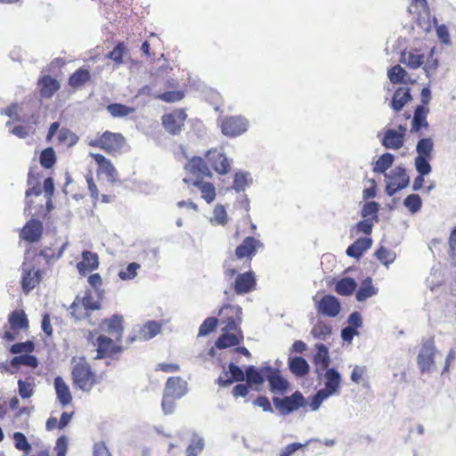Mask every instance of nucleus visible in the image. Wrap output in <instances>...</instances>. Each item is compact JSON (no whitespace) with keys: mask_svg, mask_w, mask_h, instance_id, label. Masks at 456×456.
<instances>
[{"mask_svg":"<svg viewBox=\"0 0 456 456\" xmlns=\"http://www.w3.org/2000/svg\"><path fill=\"white\" fill-rule=\"evenodd\" d=\"M288 363L289 370L297 377H305L309 373V364L301 356L290 357Z\"/></svg>","mask_w":456,"mask_h":456,"instance_id":"obj_35","label":"nucleus"},{"mask_svg":"<svg viewBox=\"0 0 456 456\" xmlns=\"http://www.w3.org/2000/svg\"><path fill=\"white\" fill-rule=\"evenodd\" d=\"M249 126L248 120L241 116H226L220 120V129L227 137H237L244 134Z\"/></svg>","mask_w":456,"mask_h":456,"instance_id":"obj_9","label":"nucleus"},{"mask_svg":"<svg viewBox=\"0 0 456 456\" xmlns=\"http://www.w3.org/2000/svg\"><path fill=\"white\" fill-rule=\"evenodd\" d=\"M434 142L431 138H422L416 145L418 156L415 158V167L418 173L428 175L432 168L429 160L432 158Z\"/></svg>","mask_w":456,"mask_h":456,"instance_id":"obj_8","label":"nucleus"},{"mask_svg":"<svg viewBox=\"0 0 456 456\" xmlns=\"http://www.w3.org/2000/svg\"><path fill=\"white\" fill-rule=\"evenodd\" d=\"M199 189L201 193V198L208 203H212L216 196V188L214 184L210 182H207L205 180L199 182L197 183L192 184Z\"/></svg>","mask_w":456,"mask_h":456,"instance_id":"obj_40","label":"nucleus"},{"mask_svg":"<svg viewBox=\"0 0 456 456\" xmlns=\"http://www.w3.org/2000/svg\"><path fill=\"white\" fill-rule=\"evenodd\" d=\"M12 368L19 369L20 365L28 366L31 368H37L38 366V361L36 356L30 354H24L21 355L14 356L11 360Z\"/></svg>","mask_w":456,"mask_h":456,"instance_id":"obj_44","label":"nucleus"},{"mask_svg":"<svg viewBox=\"0 0 456 456\" xmlns=\"http://www.w3.org/2000/svg\"><path fill=\"white\" fill-rule=\"evenodd\" d=\"M184 97V92L182 90L176 91H167L162 94H159L156 96L157 99H159L165 102L173 103L181 101Z\"/></svg>","mask_w":456,"mask_h":456,"instance_id":"obj_59","label":"nucleus"},{"mask_svg":"<svg viewBox=\"0 0 456 456\" xmlns=\"http://www.w3.org/2000/svg\"><path fill=\"white\" fill-rule=\"evenodd\" d=\"M185 381L180 377H170L166 383V390L172 396L181 397L184 394Z\"/></svg>","mask_w":456,"mask_h":456,"instance_id":"obj_39","label":"nucleus"},{"mask_svg":"<svg viewBox=\"0 0 456 456\" xmlns=\"http://www.w3.org/2000/svg\"><path fill=\"white\" fill-rule=\"evenodd\" d=\"M218 315L224 327L223 333L216 340V346L218 349H225L239 346L244 339L240 329L242 308L238 305L225 304L220 308Z\"/></svg>","mask_w":456,"mask_h":456,"instance_id":"obj_1","label":"nucleus"},{"mask_svg":"<svg viewBox=\"0 0 456 456\" xmlns=\"http://www.w3.org/2000/svg\"><path fill=\"white\" fill-rule=\"evenodd\" d=\"M204 440L198 435H193L186 449V456H198L204 448Z\"/></svg>","mask_w":456,"mask_h":456,"instance_id":"obj_51","label":"nucleus"},{"mask_svg":"<svg viewBox=\"0 0 456 456\" xmlns=\"http://www.w3.org/2000/svg\"><path fill=\"white\" fill-rule=\"evenodd\" d=\"M99 266V257L96 253L85 250L82 253V260L77 264V268L80 274L86 275L97 269Z\"/></svg>","mask_w":456,"mask_h":456,"instance_id":"obj_25","label":"nucleus"},{"mask_svg":"<svg viewBox=\"0 0 456 456\" xmlns=\"http://www.w3.org/2000/svg\"><path fill=\"white\" fill-rule=\"evenodd\" d=\"M256 279L253 271L238 273L232 283V289L237 295H245L256 289Z\"/></svg>","mask_w":456,"mask_h":456,"instance_id":"obj_19","label":"nucleus"},{"mask_svg":"<svg viewBox=\"0 0 456 456\" xmlns=\"http://www.w3.org/2000/svg\"><path fill=\"white\" fill-rule=\"evenodd\" d=\"M406 127L400 125L398 130L387 129L384 132L381 143L387 149L399 150L405 141Z\"/></svg>","mask_w":456,"mask_h":456,"instance_id":"obj_20","label":"nucleus"},{"mask_svg":"<svg viewBox=\"0 0 456 456\" xmlns=\"http://www.w3.org/2000/svg\"><path fill=\"white\" fill-rule=\"evenodd\" d=\"M89 156L97 165V175L103 174L110 181L116 180L118 173L112 162L109 159L100 153H90Z\"/></svg>","mask_w":456,"mask_h":456,"instance_id":"obj_22","label":"nucleus"},{"mask_svg":"<svg viewBox=\"0 0 456 456\" xmlns=\"http://www.w3.org/2000/svg\"><path fill=\"white\" fill-rule=\"evenodd\" d=\"M29 328V321L22 309H16L8 315V325L4 327L0 338L11 342L17 338L21 330L27 331Z\"/></svg>","mask_w":456,"mask_h":456,"instance_id":"obj_6","label":"nucleus"},{"mask_svg":"<svg viewBox=\"0 0 456 456\" xmlns=\"http://www.w3.org/2000/svg\"><path fill=\"white\" fill-rule=\"evenodd\" d=\"M44 191L45 196L46 198L45 202V209L43 212L44 207L40 206V209L36 211L33 216H46L53 209V200L52 198L54 192V183L53 179L52 177H48L44 181Z\"/></svg>","mask_w":456,"mask_h":456,"instance_id":"obj_33","label":"nucleus"},{"mask_svg":"<svg viewBox=\"0 0 456 456\" xmlns=\"http://www.w3.org/2000/svg\"><path fill=\"white\" fill-rule=\"evenodd\" d=\"M437 350L435 337L423 338L417 356V363L421 373L431 372L435 370V356Z\"/></svg>","mask_w":456,"mask_h":456,"instance_id":"obj_7","label":"nucleus"},{"mask_svg":"<svg viewBox=\"0 0 456 456\" xmlns=\"http://www.w3.org/2000/svg\"><path fill=\"white\" fill-rule=\"evenodd\" d=\"M218 319L216 317L206 318L199 328V336H207L214 331L217 326Z\"/></svg>","mask_w":456,"mask_h":456,"instance_id":"obj_61","label":"nucleus"},{"mask_svg":"<svg viewBox=\"0 0 456 456\" xmlns=\"http://www.w3.org/2000/svg\"><path fill=\"white\" fill-rule=\"evenodd\" d=\"M387 178L388 181L386 190L389 196H393L398 191L406 188L410 182V178L406 173L405 168L402 167H395L393 170H391Z\"/></svg>","mask_w":456,"mask_h":456,"instance_id":"obj_15","label":"nucleus"},{"mask_svg":"<svg viewBox=\"0 0 456 456\" xmlns=\"http://www.w3.org/2000/svg\"><path fill=\"white\" fill-rule=\"evenodd\" d=\"M340 304L332 295L324 296L319 302L318 311L330 317L337 316L340 312Z\"/></svg>","mask_w":456,"mask_h":456,"instance_id":"obj_27","label":"nucleus"},{"mask_svg":"<svg viewBox=\"0 0 456 456\" xmlns=\"http://www.w3.org/2000/svg\"><path fill=\"white\" fill-rule=\"evenodd\" d=\"M43 232V223L37 218H31L20 229L19 236L20 239L25 242L36 243L41 240Z\"/></svg>","mask_w":456,"mask_h":456,"instance_id":"obj_17","label":"nucleus"},{"mask_svg":"<svg viewBox=\"0 0 456 456\" xmlns=\"http://www.w3.org/2000/svg\"><path fill=\"white\" fill-rule=\"evenodd\" d=\"M356 289V282L354 279L346 277L339 280L335 287V290L338 295L349 296L354 293Z\"/></svg>","mask_w":456,"mask_h":456,"instance_id":"obj_42","label":"nucleus"},{"mask_svg":"<svg viewBox=\"0 0 456 456\" xmlns=\"http://www.w3.org/2000/svg\"><path fill=\"white\" fill-rule=\"evenodd\" d=\"M262 248H264V244L259 240L253 236H248L236 247L235 257L239 260L245 259L247 265L249 266L257 250Z\"/></svg>","mask_w":456,"mask_h":456,"instance_id":"obj_13","label":"nucleus"},{"mask_svg":"<svg viewBox=\"0 0 456 456\" xmlns=\"http://www.w3.org/2000/svg\"><path fill=\"white\" fill-rule=\"evenodd\" d=\"M316 350L314 357V363L322 370H327L330 362L328 347L323 344H319L316 345Z\"/></svg>","mask_w":456,"mask_h":456,"instance_id":"obj_41","label":"nucleus"},{"mask_svg":"<svg viewBox=\"0 0 456 456\" xmlns=\"http://www.w3.org/2000/svg\"><path fill=\"white\" fill-rule=\"evenodd\" d=\"M101 309V304L94 299L90 291H86L83 297H76L70 306V314L77 321L87 319L94 325L95 322L91 319V314L95 310Z\"/></svg>","mask_w":456,"mask_h":456,"instance_id":"obj_3","label":"nucleus"},{"mask_svg":"<svg viewBox=\"0 0 456 456\" xmlns=\"http://www.w3.org/2000/svg\"><path fill=\"white\" fill-rule=\"evenodd\" d=\"M39 94L42 98L49 99L60 89L57 79L49 75L41 77L38 80Z\"/></svg>","mask_w":456,"mask_h":456,"instance_id":"obj_26","label":"nucleus"},{"mask_svg":"<svg viewBox=\"0 0 456 456\" xmlns=\"http://www.w3.org/2000/svg\"><path fill=\"white\" fill-rule=\"evenodd\" d=\"M161 325L155 321H150L141 329L139 335L128 338V342L133 343L136 339L148 340L160 332Z\"/></svg>","mask_w":456,"mask_h":456,"instance_id":"obj_31","label":"nucleus"},{"mask_svg":"<svg viewBox=\"0 0 456 456\" xmlns=\"http://www.w3.org/2000/svg\"><path fill=\"white\" fill-rule=\"evenodd\" d=\"M18 392L22 399L30 398L35 392V382L33 379L28 378L26 380H18Z\"/></svg>","mask_w":456,"mask_h":456,"instance_id":"obj_45","label":"nucleus"},{"mask_svg":"<svg viewBox=\"0 0 456 456\" xmlns=\"http://www.w3.org/2000/svg\"><path fill=\"white\" fill-rule=\"evenodd\" d=\"M28 184L31 185L27 191H26V198L28 199L30 196H39L42 193V189L40 186V183L38 182L37 178L34 175L32 170L30 169L28 175Z\"/></svg>","mask_w":456,"mask_h":456,"instance_id":"obj_52","label":"nucleus"},{"mask_svg":"<svg viewBox=\"0 0 456 456\" xmlns=\"http://www.w3.org/2000/svg\"><path fill=\"white\" fill-rule=\"evenodd\" d=\"M403 205L410 212L414 214L418 212L422 206L421 198L418 194H411L404 199Z\"/></svg>","mask_w":456,"mask_h":456,"instance_id":"obj_62","label":"nucleus"},{"mask_svg":"<svg viewBox=\"0 0 456 456\" xmlns=\"http://www.w3.org/2000/svg\"><path fill=\"white\" fill-rule=\"evenodd\" d=\"M120 342H117L115 338H110L104 335H101L96 339L95 359L111 358L122 352Z\"/></svg>","mask_w":456,"mask_h":456,"instance_id":"obj_14","label":"nucleus"},{"mask_svg":"<svg viewBox=\"0 0 456 456\" xmlns=\"http://www.w3.org/2000/svg\"><path fill=\"white\" fill-rule=\"evenodd\" d=\"M375 256L386 266H388L390 264H392L396 257L395 252L387 249L383 246L378 248V250L375 252Z\"/></svg>","mask_w":456,"mask_h":456,"instance_id":"obj_53","label":"nucleus"},{"mask_svg":"<svg viewBox=\"0 0 456 456\" xmlns=\"http://www.w3.org/2000/svg\"><path fill=\"white\" fill-rule=\"evenodd\" d=\"M206 158L212 168L220 175H226L231 169V164L226 156L217 150H209Z\"/></svg>","mask_w":456,"mask_h":456,"instance_id":"obj_21","label":"nucleus"},{"mask_svg":"<svg viewBox=\"0 0 456 456\" xmlns=\"http://www.w3.org/2000/svg\"><path fill=\"white\" fill-rule=\"evenodd\" d=\"M35 350V345L32 341L28 340L26 342L15 343L11 346L9 351L13 354H19L21 353L31 354Z\"/></svg>","mask_w":456,"mask_h":456,"instance_id":"obj_58","label":"nucleus"},{"mask_svg":"<svg viewBox=\"0 0 456 456\" xmlns=\"http://www.w3.org/2000/svg\"><path fill=\"white\" fill-rule=\"evenodd\" d=\"M41 166L46 169L53 167L56 162L55 151L52 147H48L42 151L39 156Z\"/></svg>","mask_w":456,"mask_h":456,"instance_id":"obj_50","label":"nucleus"},{"mask_svg":"<svg viewBox=\"0 0 456 456\" xmlns=\"http://www.w3.org/2000/svg\"><path fill=\"white\" fill-rule=\"evenodd\" d=\"M187 114L184 109H175L161 117V124L166 132L178 135L184 127Z\"/></svg>","mask_w":456,"mask_h":456,"instance_id":"obj_10","label":"nucleus"},{"mask_svg":"<svg viewBox=\"0 0 456 456\" xmlns=\"http://www.w3.org/2000/svg\"><path fill=\"white\" fill-rule=\"evenodd\" d=\"M43 271L36 269L31 263L23 262L21 265V289L25 294L31 292L42 281Z\"/></svg>","mask_w":456,"mask_h":456,"instance_id":"obj_12","label":"nucleus"},{"mask_svg":"<svg viewBox=\"0 0 456 456\" xmlns=\"http://www.w3.org/2000/svg\"><path fill=\"white\" fill-rule=\"evenodd\" d=\"M379 204L375 201L366 202L362 209V216L366 219L378 221Z\"/></svg>","mask_w":456,"mask_h":456,"instance_id":"obj_60","label":"nucleus"},{"mask_svg":"<svg viewBox=\"0 0 456 456\" xmlns=\"http://www.w3.org/2000/svg\"><path fill=\"white\" fill-rule=\"evenodd\" d=\"M394 159V155L391 153L387 152L382 154L376 161L373 171L375 173L384 174L389 167H391Z\"/></svg>","mask_w":456,"mask_h":456,"instance_id":"obj_48","label":"nucleus"},{"mask_svg":"<svg viewBox=\"0 0 456 456\" xmlns=\"http://www.w3.org/2000/svg\"><path fill=\"white\" fill-rule=\"evenodd\" d=\"M14 446L18 451L28 456L31 452V444L28 443L26 436L21 432H15L12 436Z\"/></svg>","mask_w":456,"mask_h":456,"instance_id":"obj_46","label":"nucleus"},{"mask_svg":"<svg viewBox=\"0 0 456 456\" xmlns=\"http://www.w3.org/2000/svg\"><path fill=\"white\" fill-rule=\"evenodd\" d=\"M54 387L61 404L67 405L70 403L72 400L70 390L61 377L58 376L54 379Z\"/></svg>","mask_w":456,"mask_h":456,"instance_id":"obj_37","label":"nucleus"},{"mask_svg":"<svg viewBox=\"0 0 456 456\" xmlns=\"http://www.w3.org/2000/svg\"><path fill=\"white\" fill-rule=\"evenodd\" d=\"M407 72L400 65H395L387 71V77L392 84H400L403 82V79Z\"/></svg>","mask_w":456,"mask_h":456,"instance_id":"obj_54","label":"nucleus"},{"mask_svg":"<svg viewBox=\"0 0 456 456\" xmlns=\"http://www.w3.org/2000/svg\"><path fill=\"white\" fill-rule=\"evenodd\" d=\"M376 293L377 289L372 286V280L368 277L362 281L361 288L356 292L355 297L358 301L362 302Z\"/></svg>","mask_w":456,"mask_h":456,"instance_id":"obj_43","label":"nucleus"},{"mask_svg":"<svg viewBox=\"0 0 456 456\" xmlns=\"http://www.w3.org/2000/svg\"><path fill=\"white\" fill-rule=\"evenodd\" d=\"M67 246L68 242L60 243L59 240L55 239L49 245H45L37 250L34 258L42 257L45 265L50 268L63 256Z\"/></svg>","mask_w":456,"mask_h":456,"instance_id":"obj_11","label":"nucleus"},{"mask_svg":"<svg viewBox=\"0 0 456 456\" xmlns=\"http://www.w3.org/2000/svg\"><path fill=\"white\" fill-rule=\"evenodd\" d=\"M91 80V73L87 68L81 67L76 69L69 77V86L73 89L83 87Z\"/></svg>","mask_w":456,"mask_h":456,"instance_id":"obj_32","label":"nucleus"},{"mask_svg":"<svg viewBox=\"0 0 456 456\" xmlns=\"http://www.w3.org/2000/svg\"><path fill=\"white\" fill-rule=\"evenodd\" d=\"M126 46L124 42H119L112 51H110L107 57L112 60L117 64L123 63V56L126 53Z\"/></svg>","mask_w":456,"mask_h":456,"instance_id":"obj_57","label":"nucleus"},{"mask_svg":"<svg viewBox=\"0 0 456 456\" xmlns=\"http://www.w3.org/2000/svg\"><path fill=\"white\" fill-rule=\"evenodd\" d=\"M227 221L228 217L224 207L216 205L214 208L213 216L210 218V223L212 224L225 225Z\"/></svg>","mask_w":456,"mask_h":456,"instance_id":"obj_55","label":"nucleus"},{"mask_svg":"<svg viewBox=\"0 0 456 456\" xmlns=\"http://www.w3.org/2000/svg\"><path fill=\"white\" fill-rule=\"evenodd\" d=\"M329 393L320 389L311 399L309 406L312 411H316L321 406L322 403L329 397Z\"/></svg>","mask_w":456,"mask_h":456,"instance_id":"obj_64","label":"nucleus"},{"mask_svg":"<svg viewBox=\"0 0 456 456\" xmlns=\"http://www.w3.org/2000/svg\"><path fill=\"white\" fill-rule=\"evenodd\" d=\"M411 100L410 89L407 87H399L395 92L391 106L395 111H400L403 106Z\"/></svg>","mask_w":456,"mask_h":456,"instance_id":"obj_38","label":"nucleus"},{"mask_svg":"<svg viewBox=\"0 0 456 456\" xmlns=\"http://www.w3.org/2000/svg\"><path fill=\"white\" fill-rule=\"evenodd\" d=\"M107 110L114 118L126 117L134 112V109L121 103H111L107 106Z\"/></svg>","mask_w":456,"mask_h":456,"instance_id":"obj_47","label":"nucleus"},{"mask_svg":"<svg viewBox=\"0 0 456 456\" xmlns=\"http://www.w3.org/2000/svg\"><path fill=\"white\" fill-rule=\"evenodd\" d=\"M311 334L317 339L326 340L331 334V327L323 322H318L313 327Z\"/></svg>","mask_w":456,"mask_h":456,"instance_id":"obj_49","label":"nucleus"},{"mask_svg":"<svg viewBox=\"0 0 456 456\" xmlns=\"http://www.w3.org/2000/svg\"><path fill=\"white\" fill-rule=\"evenodd\" d=\"M125 144L126 139L122 134L110 131H105L88 142L89 146L101 149L111 156L120 153Z\"/></svg>","mask_w":456,"mask_h":456,"instance_id":"obj_5","label":"nucleus"},{"mask_svg":"<svg viewBox=\"0 0 456 456\" xmlns=\"http://www.w3.org/2000/svg\"><path fill=\"white\" fill-rule=\"evenodd\" d=\"M428 113V109L424 105H418L415 109L411 133H419L422 128L427 129L428 127V123L427 121V115Z\"/></svg>","mask_w":456,"mask_h":456,"instance_id":"obj_28","label":"nucleus"},{"mask_svg":"<svg viewBox=\"0 0 456 456\" xmlns=\"http://www.w3.org/2000/svg\"><path fill=\"white\" fill-rule=\"evenodd\" d=\"M245 375L247 377V383L248 386L252 384L261 385L264 383L265 378L262 371L259 372L253 366H249L246 369Z\"/></svg>","mask_w":456,"mask_h":456,"instance_id":"obj_56","label":"nucleus"},{"mask_svg":"<svg viewBox=\"0 0 456 456\" xmlns=\"http://www.w3.org/2000/svg\"><path fill=\"white\" fill-rule=\"evenodd\" d=\"M229 371L231 373V377L229 376L227 371H224V376H220L218 378V384L222 387H226L231 385L233 381H243L245 379L244 371L234 363L231 362L228 365Z\"/></svg>","mask_w":456,"mask_h":456,"instance_id":"obj_30","label":"nucleus"},{"mask_svg":"<svg viewBox=\"0 0 456 456\" xmlns=\"http://www.w3.org/2000/svg\"><path fill=\"white\" fill-rule=\"evenodd\" d=\"M305 400L299 391L294 392L290 396L283 398H273L274 406L283 415L289 414L304 406Z\"/></svg>","mask_w":456,"mask_h":456,"instance_id":"obj_16","label":"nucleus"},{"mask_svg":"<svg viewBox=\"0 0 456 456\" xmlns=\"http://www.w3.org/2000/svg\"><path fill=\"white\" fill-rule=\"evenodd\" d=\"M325 378V388H322V390H323L326 393H329V395H331L338 392L341 381L340 374L338 373V371L333 368L327 369Z\"/></svg>","mask_w":456,"mask_h":456,"instance_id":"obj_34","label":"nucleus"},{"mask_svg":"<svg viewBox=\"0 0 456 456\" xmlns=\"http://www.w3.org/2000/svg\"><path fill=\"white\" fill-rule=\"evenodd\" d=\"M140 269V265L137 263H130L126 270H121L118 273V277L123 280H132L137 275V271Z\"/></svg>","mask_w":456,"mask_h":456,"instance_id":"obj_63","label":"nucleus"},{"mask_svg":"<svg viewBox=\"0 0 456 456\" xmlns=\"http://www.w3.org/2000/svg\"><path fill=\"white\" fill-rule=\"evenodd\" d=\"M71 378L73 385L85 392H90L102 380L85 357L73 358Z\"/></svg>","mask_w":456,"mask_h":456,"instance_id":"obj_2","label":"nucleus"},{"mask_svg":"<svg viewBox=\"0 0 456 456\" xmlns=\"http://www.w3.org/2000/svg\"><path fill=\"white\" fill-rule=\"evenodd\" d=\"M60 124L59 122H53L51 124L46 140L51 141L55 134H57V141L60 145L65 147H71L77 142V136L71 132L69 128L62 127L59 129Z\"/></svg>","mask_w":456,"mask_h":456,"instance_id":"obj_18","label":"nucleus"},{"mask_svg":"<svg viewBox=\"0 0 456 456\" xmlns=\"http://www.w3.org/2000/svg\"><path fill=\"white\" fill-rule=\"evenodd\" d=\"M261 371L269 381L271 390L283 392L287 389L288 381L281 376L279 370L268 366L262 368Z\"/></svg>","mask_w":456,"mask_h":456,"instance_id":"obj_23","label":"nucleus"},{"mask_svg":"<svg viewBox=\"0 0 456 456\" xmlns=\"http://www.w3.org/2000/svg\"><path fill=\"white\" fill-rule=\"evenodd\" d=\"M400 61L408 68L416 69L424 63L425 55L418 49H413L409 52L404 51L401 54Z\"/></svg>","mask_w":456,"mask_h":456,"instance_id":"obj_29","label":"nucleus"},{"mask_svg":"<svg viewBox=\"0 0 456 456\" xmlns=\"http://www.w3.org/2000/svg\"><path fill=\"white\" fill-rule=\"evenodd\" d=\"M371 239L359 238L346 248V255L351 257L359 258L363 252L371 246Z\"/></svg>","mask_w":456,"mask_h":456,"instance_id":"obj_36","label":"nucleus"},{"mask_svg":"<svg viewBox=\"0 0 456 456\" xmlns=\"http://www.w3.org/2000/svg\"><path fill=\"white\" fill-rule=\"evenodd\" d=\"M101 327L117 342L121 341L123 333V318L121 316L114 314L110 319L103 320Z\"/></svg>","mask_w":456,"mask_h":456,"instance_id":"obj_24","label":"nucleus"},{"mask_svg":"<svg viewBox=\"0 0 456 456\" xmlns=\"http://www.w3.org/2000/svg\"><path fill=\"white\" fill-rule=\"evenodd\" d=\"M183 169L185 175L183 181L188 185H192L205 179L212 178V172L206 161L200 157H192L188 159Z\"/></svg>","mask_w":456,"mask_h":456,"instance_id":"obj_4","label":"nucleus"}]
</instances>
